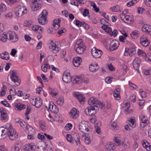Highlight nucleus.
I'll return each instance as SVG.
<instances>
[{
    "mask_svg": "<svg viewBox=\"0 0 151 151\" xmlns=\"http://www.w3.org/2000/svg\"><path fill=\"white\" fill-rule=\"evenodd\" d=\"M9 34V40L13 42H16L18 40V37L14 32H10Z\"/></svg>",
    "mask_w": 151,
    "mask_h": 151,
    "instance_id": "nucleus-19",
    "label": "nucleus"
},
{
    "mask_svg": "<svg viewBox=\"0 0 151 151\" xmlns=\"http://www.w3.org/2000/svg\"><path fill=\"white\" fill-rule=\"evenodd\" d=\"M60 19H58V20L55 19L54 20L53 25L54 27H57L58 28L60 27Z\"/></svg>",
    "mask_w": 151,
    "mask_h": 151,
    "instance_id": "nucleus-37",
    "label": "nucleus"
},
{
    "mask_svg": "<svg viewBox=\"0 0 151 151\" xmlns=\"http://www.w3.org/2000/svg\"><path fill=\"white\" fill-rule=\"evenodd\" d=\"M2 127L0 128V139H2L6 137L7 134L9 139L11 140L16 139L18 137V134L16 130L10 125L8 128H5L2 129Z\"/></svg>",
    "mask_w": 151,
    "mask_h": 151,
    "instance_id": "nucleus-1",
    "label": "nucleus"
},
{
    "mask_svg": "<svg viewBox=\"0 0 151 151\" xmlns=\"http://www.w3.org/2000/svg\"><path fill=\"white\" fill-rule=\"evenodd\" d=\"M83 22H80L78 20H76V24L78 27H81L82 25Z\"/></svg>",
    "mask_w": 151,
    "mask_h": 151,
    "instance_id": "nucleus-57",
    "label": "nucleus"
},
{
    "mask_svg": "<svg viewBox=\"0 0 151 151\" xmlns=\"http://www.w3.org/2000/svg\"><path fill=\"white\" fill-rule=\"evenodd\" d=\"M144 74L146 76L151 75V70H145L144 71Z\"/></svg>",
    "mask_w": 151,
    "mask_h": 151,
    "instance_id": "nucleus-64",
    "label": "nucleus"
},
{
    "mask_svg": "<svg viewBox=\"0 0 151 151\" xmlns=\"http://www.w3.org/2000/svg\"><path fill=\"white\" fill-rule=\"evenodd\" d=\"M19 75V73L17 70H14L11 71L8 76H17Z\"/></svg>",
    "mask_w": 151,
    "mask_h": 151,
    "instance_id": "nucleus-43",
    "label": "nucleus"
},
{
    "mask_svg": "<svg viewBox=\"0 0 151 151\" xmlns=\"http://www.w3.org/2000/svg\"><path fill=\"white\" fill-rule=\"evenodd\" d=\"M76 50L79 54H82L84 53L86 50V46L82 39L78 40L75 45Z\"/></svg>",
    "mask_w": 151,
    "mask_h": 151,
    "instance_id": "nucleus-3",
    "label": "nucleus"
},
{
    "mask_svg": "<svg viewBox=\"0 0 151 151\" xmlns=\"http://www.w3.org/2000/svg\"><path fill=\"white\" fill-rule=\"evenodd\" d=\"M99 68V67L98 66L97 63L94 65H91L90 66L89 68L90 70L92 72H94L97 70Z\"/></svg>",
    "mask_w": 151,
    "mask_h": 151,
    "instance_id": "nucleus-33",
    "label": "nucleus"
},
{
    "mask_svg": "<svg viewBox=\"0 0 151 151\" xmlns=\"http://www.w3.org/2000/svg\"><path fill=\"white\" fill-rule=\"evenodd\" d=\"M12 91L14 93H15V94H16L18 96H22V94L23 92H22L21 91H17V92H16L15 91V90H14V91L12 90L11 89H10V93H12Z\"/></svg>",
    "mask_w": 151,
    "mask_h": 151,
    "instance_id": "nucleus-39",
    "label": "nucleus"
},
{
    "mask_svg": "<svg viewBox=\"0 0 151 151\" xmlns=\"http://www.w3.org/2000/svg\"><path fill=\"white\" fill-rule=\"evenodd\" d=\"M41 68L43 72H46L47 71V69H49L50 67L48 63L44 62L42 65Z\"/></svg>",
    "mask_w": 151,
    "mask_h": 151,
    "instance_id": "nucleus-30",
    "label": "nucleus"
},
{
    "mask_svg": "<svg viewBox=\"0 0 151 151\" xmlns=\"http://www.w3.org/2000/svg\"><path fill=\"white\" fill-rule=\"evenodd\" d=\"M66 138L67 140L71 143H73V141L72 139V137L71 135L70 134H67L66 135Z\"/></svg>",
    "mask_w": 151,
    "mask_h": 151,
    "instance_id": "nucleus-44",
    "label": "nucleus"
},
{
    "mask_svg": "<svg viewBox=\"0 0 151 151\" xmlns=\"http://www.w3.org/2000/svg\"><path fill=\"white\" fill-rule=\"evenodd\" d=\"M134 120L133 119H130L129 120V125L132 127H134L135 126Z\"/></svg>",
    "mask_w": 151,
    "mask_h": 151,
    "instance_id": "nucleus-47",
    "label": "nucleus"
},
{
    "mask_svg": "<svg viewBox=\"0 0 151 151\" xmlns=\"http://www.w3.org/2000/svg\"><path fill=\"white\" fill-rule=\"evenodd\" d=\"M48 12L46 10H43L39 16L38 19L39 23L41 24H44L47 22V17Z\"/></svg>",
    "mask_w": 151,
    "mask_h": 151,
    "instance_id": "nucleus-6",
    "label": "nucleus"
},
{
    "mask_svg": "<svg viewBox=\"0 0 151 151\" xmlns=\"http://www.w3.org/2000/svg\"><path fill=\"white\" fill-rule=\"evenodd\" d=\"M105 81L106 83H110L111 82V78L110 77H108L105 79Z\"/></svg>",
    "mask_w": 151,
    "mask_h": 151,
    "instance_id": "nucleus-61",
    "label": "nucleus"
},
{
    "mask_svg": "<svg viewBox=\"0 0 151 151\" xmlns=\"http://www.w3.org/2000/svg\"><path fill=\"white\" fill-rule=\"evenodd\" d=\"M1 103L7 107H9V106H10V105L8 103V102L5 100L2 101L1 102Z\"/></svg>",
    "mask_w": 151,
    "mask_h": 151,
    "instance_id": "nucleus-53",
    "label": "nucleus"
},
{
    "mask_svg": "<svg viewBox=\"0 0 151 151\" xmlns=\"http://www.w3.org/2000/svg\"><path fill=\"white\" fill-rule=\"evenodd\" d=\"M82 26L86 29H88L89 28V25L87 23H85L84 22H83Z\"/></svg>",
    "mask_w": 151,
    "mask_h": 151,
    "instance_id": "nucleus-63",
    "label": "nucleus"
},
{
    "mask_svg": "<svg viewBox=\"0 0 151 151\" xmlns=\"http://www.w3.org/2000/svg\"><path fill=\"white\" fill-rule=\"evenodd\" d=\"M58 105L61 106L64 103V98L63 96H60L56 101Z\"/></svg>",
    "mask_w": 151,
    "mask_h": 151,
    "instance_id": "nucleus-32",
    "label": "nucleus"
},
{
    "mask_svg": "<svg viewBox=\"0 0 151 151\" xmlns=\"http://www.w3.org/2000/svg\"><path fill=\"white\" fill-rule=\"evenodd\" d=\"M145 3L147 6L151 7V0H145Z\"/></svg>",
    "mask_w": 151,
    "mask_h": 151,
    "instance_id": "nucleus-60",
    "label": "nucleus"
},
{
    "mask_svg": "<svg viewBox=\"0 0 151 151\" xmlns=\"http://www.w3.org/2000/svg\"><path fill=\"white\" fill-rule=\"evenodd\" d=\"M42 99L40 97H37L32 99L31 102L32 104L37 108H40L42 105Z\"/></svg>",
    "mask_w": 151,
    "mask_h": 151,
    "instance_id": "nucleus-8",
    "label": "nucleus"
},
{
    "mask_svg": "<svg viewBox=\"0 0 151 151\" xmlns=\"http://www.w3.org/2000/svg\"><path fill=\"white\" fill-rule=\"evenodd\" d=\"M98 109V106L94 105L86 108L85 109V112L87 115L92 116L96 114Z\"/></svg>",
    "mask_w": 151,
    "mask_h": 151,
    "instance_id": "nucleus-4",
    "label": "nucleus"
},
{
    "mask_svg": "<svg viewBox=\"0 0 151 151\" xmlns=\"http://www.w3.org/2000/svg\"><path fill=\"white\" fill-rule=\"evenodd\" d=\"M5 17L6 19H11L12 17V13L11 12H9L8 13L6 14Z\"/></svg>",
    "mask_w": 151,
    "mask_h": 151,
    "instance_id": "nucleus-59",
    "label": "nucleus"
},
{
    "mask_svg": "<svg viewBox=\"0 0 151 151\" xmlns=\"http://www.w3.org/2000/svg\"><path fill=\"white\" fill-rule=\"evenodd\" d=\"M139 92L140 94L142 97L145 98L146 96L147 93L145 91H143L142 89H140Z\"/></svg>",
    "mask_w": 151,
    "mask_h": 151,
    "instance_id": "nucleus-49",
    "label": "nucleus"
},
{
    "mask_svg": "<svg viewBox=\"0 0 151 151\" xmlns=\"http://www.w3.org/2000/svg\"><path fill=\"white\" fill-rule=\"evenodd\" d=\"M74 135V136L73 137V138H74L75 141L80 139V137L77 134H75Z\"/></svg>",
    "mask_w": 151,
    "mask_h": 151,
    "instance_id": "nucleus-62",
    "label": "nucleus"
},
{
    "mask_svg": "<svg viewBox=\"0 0 151 151\" xmlns=\"http://www.w3.org/2000/svg\"><path fill=\"white\" fill-rule=\"evenodd\" d=\"M134 19L129 15H126L124 22L129 24H131L133 22Z\"/></svg>",
    "mask_w": 151,
    "mask_h": 151,
    "instance_id": "nucleus-28",
    "label": "nucleus"
},
{
    "mask_svg": "<svg viewBox=\"0 0 151 151\" xmlns=\"http://www.w3.org/2000/svg\"><path fill=\"white\" fill-rule=\"evenodd\" d=\"M37 137L40 139L42 140H45V135L44 136L43 135L41 134L40 133L38 134Z\"/></svg>",
    "mask_w": 151,
    "mask_h": 151,
    "instance_id": "nucleus-56",
    "label": "nucleus"
},
{
    "mask_svg": "<svg viewBox=\"0 0 151 151\" xmlns=\"http://www.w3.org/2000/svg\"><path fill=\"white\" fill-rule=\"evenodd\" d=\"M39 125L40 127L42 129L44 130L45 129L46 124L43 121H40L39 122Z\"/></svg>",
    "mask_w": 151,
    "mask_h": 151,
    "instance_id": "nucleus-45",
    "label": "nucleus"
},
{
    "mask_svg": "<svg viewBox=\"0 0 151 151\" xmlns=\"http://www.w3.org/2000/svg\"><path fill=\"white\" fill-rule=\"evenodd\" d=\"M99 102V101L96 98L93 97L90 98L88 101V103L91 106L94 105H97Z\"/></svg>",
    "mask_w": 151,
    "mask_h": 151,
    "instance_id": "nucleus-24",
    "label": "nucleus"
},
{
    "mask_svg": "<svg viewBox=\"0 0 151 151\" xmlns=\"http://www.w3.org/2000/svg\"><path fill=\"white\" fill-rule=\"evenodd\" d=\"M82 61V59L80 57H75L74 58L73 63L75 67H78L80 65Z\"/></svg>",
    "mask_w": 151,
    "mask_h": 151,
    "instance_id": "nucleus-20",
    "label": "nucleus"
},
{
    "mask_svg": "<svg viewBox=\"0 0 151 151\" xmlns=\"http://www.w3.org/2000/svg\"><path fill=\"white\" fill-rule=\"evenodd\" d=\"M114 141L116 145L119 146L121 144V142L120 140L117 139L116 137L114 138Z\"/></svg>",
    "mask_w": 151,
    "mask_h": 151,
    "instance_id": "nucleus-51",
    "label": "nucleus"
},
{
    "mask_svg": "<svg viewBox=\"0 0 151 151\" xmlns=\"http://www.w3.org/2000/svg\"><path fill=\"white\" fill-rule=\"evenodd\" d=\"M110 9L113 12H117L119 11L120 8L119 5H117L110 7Z\"/></svg>",
    "mask_w": 151,
    "mask_h": 151,
    "instance_id": "nucleus-38",
    "label": "nucleus"
},
{
    "mask_svg": "<svg viewBox=\"0 0 151 151\" xmlns=\"http://www.w3.org/2000/svg\"><path fill=\"white\" fill-rule=\"evenodd\" d=\"M16 108H17V110H21L25 109L26 107V106L24 104H21L20 103H18L15 105Z\"/></svg>",
    "mask_w": 151,
    "mask_h": 151,
    "instance_id": "nucleus-34",
    "label": "nucleus"
},
{
    "mask_svg": "<svg viewBox=\"0 0 151 151\" xmlns=\"http://www.w3.org/2000/svg\"><path fill=\"white\" fill-rule=\"evenodd\" d=\"M15 14L18 17L22 16L27 12V10L24 6H18L15 9Z\"/></svg>",
    "mask_w": 151,
    "mask_h": 151,
    "instance_id": "nucleus-5",
    "label": "nucleus"
},
{
    "mask_svg": "<svg viewBox=\"0 0 151 151\" xmlns=\"http://www.w3.org/2000/svg\"><path fill=\"white\" fill-rule=\"evenodd\" d=\"M88 125L84 121L81 122L79 124V129L80 131L83 132L85 131L88 132L89 131Z\"/></svg>",
    "mask_w": 151,
    "mask_h": 151,
    "instance_id": "nucleus-10",
    "label": "nucleus"
},
{
    "mask_svg": "<svg viewBox=\"0 0 151 151\" xmlns=\"http://www.w3.org/2000/svg\"><path fill=\"white\" fill-rule=\"evenodd\" d=\"M10 78L17 86H19L20 85L21 81L18 76H10Z\"/></svg>",
    "mask_w": 151,
    "mask_h": 151,
    "instance_id": "nucleus-23",
    "label": "nucleus"
},
{
    "mask_svg": "<svg viewBox=\"0 0 151 151\" xmlns=\"http://www.w3.org/2000/svg\"><path fill=\"white\" fill-rule=\"evenodd\" d=\"M102 52L101 50L97 49L95 47L92 49L91 53L93 57L96 58L100 57L102 54Z\"/></svg>",
    "mask_w": 151,
    "mask_h": 151,
    "instance_id": "nucleus-11",
    "label": "nucleus"
},
{
    "mask_svg": "<svg viewBox=\"0 0 151 151\" xmlns=\"http://www.w3.org/2000/svg\"><path fill=\"white\" fill-rule=\"evenodd\" d=\"M107 67L108 69L111 71H114L115 70L114 68L111 64H108L107 65Z\"/></svg>",
    "mask_w": 151,
    "mask_h": 151,
    "instance_id": "nucleus-58",
    "label": "nucleus"
},
{
    "mask_svg": "<svg viewBox=\"0 0 151 151\" xmlns=\"http://www.w3.org/2000/svg\"><path fill=\"white\" fill-rule=\"evenodd\" d=\"M49 49L52 53L56 54L60 50V48L52 41L50 43Z\"/></svg>",
    "mask_w": 151,
    "mask_h": 151,
    "instance_id": "nucleus-9",
    "label": "nucleus"
},
{
    "mask_svg": "<svg viewBox=\"0 0 151 151\" xmlns=\"http://www.w3.org/2000/svg\"><path fill=\"white\" fill-rule=\"evenodd\" d=\"M143 146L148 151H151V145L146 140H144L142 141Z\"/></svg>",
    "mask_w": 151,
    "mask_h": 151,
    "instance_id": "nucleus-21",
    "label": "nucleus"
},
{
    "mask_svg": "<svg viewBox=\"0 0 151 151\" xmlns=\"http://www.w3.org/2000/svg\"><path fill=\"white\" fill-rule=\"evenodd\" d=\"M114 96L116 99L119 100L120 99L119 89L117 88L114 91Z\"/></svg>",
    "mask_w": 151,
    "mask_h": 151,
    "instance_id": "nucleus-26",
    "label": "nucleus"
},
{
    "mask_svg": "<svg viewBox=\"0 0 151 151\" xmlns=\"http://www.w3.org/2000/svg\"><path fill=\"white\" fill-rule=\"evenodd\" d=\"M129 85L131 87V89L134 90L135 89H136L137 88V86H136L135 84L132 83L130 81H129Z\"/></svg>",
    "mask_w": 151,
    "mask_h": 151,
    "instance_id": "nucleus-55",
    "label": "nucleus"
},
{
    "mask_svg": "<svg viewBox=\"0 0 151 151\" xmlns=\"http://www.w3.org/2000/svg\"><path fill=\"white\" fill-rule=\"evenodd\" d=\"M19 124L21 127H23L24 130L25 131H27V130H30L31 131L32 130H34L33 128L32 127L28 124H26L25 122L22 120L21 121Z\"/></svg>",
    "mask_w": 151,
    "mask_h": 151,
    "instance_id": "nucleus-14",
    "label": "nucleus"
},
{
    "mask_svg": "<svg viewBox=\"0 0 151 151\" xmlns=\"http://www.w3.org/2000/svg\"><path fill=\"white\" fill-rule=\"evenodd\" d=\"M0 113L1 114V115H7V112L6 110L2 107L0 108Z\"/></svg>",
    "mask_w": 151,
    "mask_h": 151,
    "instance_id": "nucleus-46",
    "label": "nucleus"
},
{
    "mask_svg": "<svg viewBox=\"0 0 151 151\" xmlns=\"http://www.w3.org/2000/svg\"><path fill=\"white\" fill-rule=\"evenodd\" d=\"M114 148V144L113 143H111L106 145V149L109 151H113Z\"/></svg>",
    "mask_w": 151,
    "mask_h": 151,
    "instance_id": "nucleus-36",
    "label": "nucleus"
},
{
    "mask_svg": "<svg viewBox=\"0 0 151 151\" xmlns=\"http://www.w3.org/2000/svg\"><path fill=\"white\" fill-rule=\"evenodd\" d=\"M124 113L127 114L130 113V111H129V109L130 107V104L128 102L125 103V105Z\"/></svg>",
    "mask_w": 151,
    "mask_h": 151,
    "instance_id": "nucleus-35",
    "label": "nucleus"
},
{
    "mask_svg": "<svg viewBox=\"0 0 151 151\" xmlns=\"http://www.w3.org/2000/svg\"><path fill=\"white\" fill-rule=\"evenodd\" d=\"M119 45V41L115 40H113L111 42L109 46L111 51L114 50L117 48Z\"/></svg>",
    "mask_w": 151,
    "mask_h": 151,
    "instance_id": "nucleus-13",
    "label": "nucleus"
},
{
    "mask_svg": "<svg viewBox=\"0 0 151 151\" xmlns=\"http://www.w3.org/2000/svg\"><path fill=\"white\" fill-rule=\"evenodd\" d=\"M141 63V60L139 58H136L134 59L133 61V65L136 70H138Z\"/></svg>",
    "mask_w": 151,
    "mask_h": 151,
    "instance_id": "nucleus-17",
    "label": "nucleus"
},
{
    "mask_svg": "<svg viewBox=\"0 0 151 151\" xmlns=\"http://www.w3.org/2000/svg\"><path fill=\"white\" fill-rule=\"evenodd\" d=\"M129 99L133 102H135L136 101V96L134 95H132L129 97Z\"/></svg>",
    "mask_w": 151,
    "mask_h": 151,
    "instance_id": "nucleus-54",
    "label": "nucleus"
},
{
    "mask_svg": "<svg viewBox=\"0 0 151 151\" xmlns=\"http://www.w3.org/2000/svg\"><path fill=\"white\" fill-rule=\"evenodd\" d=\"M73 96L78 100L80 103L81 104H83L84 103L85 97L81 94H80L79 93L76 92L73 93Z\"/></svg>",
    "mask_w": 151,
    "mask_h": 151,
    "instance_id": "nucleus-15",
    "label": "nucleus"
},
{
    "mask_svg": "<svg viewBox=\"0 0 151 151\" xmlns=\"http://www.w3.org/2000/svg\"><path fill=\"white\" fill-rule=\"evenodd\" d=\"M129 55L130 56H132L135 53V49L134 48H132L130 49H129Z\"/></svg>",
    "mask_w": 151,
    "mask_h": 151,
    "instance_id": "nucleus-50",
    "label": "nucleus"
},
{
    "mask_svg": "<svg viewBox=\"0 0 151 151\" xmlns=\"http://www.w3.org/2000/svg\"><path fill=\"white\" fill-rule=\"evenodd\" d=\"M42 1L40 0H32L31 4V7L33 11H37L42 6Z\"/></svg>",
    "mask_w": 151,
    "mask_h": 151,
    "instance_id": "nucleus-7",
    "label": "nucleus"
},
{
    "mask_svg": "<svg viewBox=\"0 0 151 151\" xmlns=\"http://www.w3.org/2000/svg\"><path fill=\"white\" fill-rule=\"evenodd\" d=\"M130 35L132 38L136 39L138 37V32L137 31H134L131 33Z\"/></svg>",
    "mask_w": 151,
    "mask_h": 151,
    "instance_id": "nucleus-42",
    "label": "nucleus"
},
{
    "mask_svg": "<svg viewBox=\"0 0 151 151\" xmlns=\"http://www.w3.org/2000/svg\"><path fill=\"white\" fill-rule=\"evenodd\" d=\"M139 0H132L127 3V6L128 7L131 6L136 3Z\"/></svg>",
    "mask_w": 151,
    "mask_h": 151,
    "instance_id": "nucleus-41",
    "label": "nucleus"
},
{
    "mask_svg": "<svg viewBox=\"0 0 151 151\" xmlns=\"http://www.w3.org/2000/svg\"><path fill=\"white\" fill-rule=\"evenodd\" d=\"M62 79L63 81L66 83H69L72 81L74 84H79L84 82L85 83H88V80L81 77V76H63Z\"/></svg>",
    "mask_w": 151,
    "mask_h": 151,
    "instance_id": "nucleus-2",
    "label": "nucleus"
},
{
    "mask_svg": "<svg viewBox=\"0 0 151 151\" xmlns=\"http://www.w3.org/2000/svg\"><path fill=\"white\" fill-rule=\"evenodd\" d=\"M52 102H50L49 104V109L53 113H57L58 111V108L57 106L53 104Z\"/></svg>",
    "mask_w": 151,
    "mask_h": 151,
    "instance_id": "nucleus-18",
    "label": "nucleus"
},
{
    "mask_svg": "<svg viewBox=\"0 0 151 151\" xmlns=\"http://www.w3.org/2000/svg\"><path fill=\"white\" fill-rule=\"evenodd\" d=\"M142 123L146 124H148L149 122V120L147 119L146 116H143L142 117L141 119Z\"/></svg>",
    "mask_w": 151,
    "mask_h": 151,
    "instance_id": "nucleus-40",
    "label": "nucleus"
},
{
    "mask_svg": "<svg viewBox=\"0 0 151 151\" xmlns=\"http://www.w3.org/2000/svg\"><path fill=\"white\" fill-rule=\"evenodd\" d=\"M151 28V26L147 24H145L142 27V30L143 32L148 33Z\"/></svg>",
    "mask_w": 151,
    "mask_h": 151,
    "instance_id": "nucleus-31",
    "label": "nucleus"
},
{
    "mask_svg": "<svg viewBox=\"0 0 151 151\" xmlns=\"http://www.w3.org/2000/svg\"><path fill=\"white\" fill-rule=\"evenodd\" d=\"M35 146L33 144H28L22 148V151H35Z\"/></svg>",
    "mask_w": 151,
    "mask_h": 151,
    "instance_id": "nucleus-12",
    "label": "nucleus"
},
{
    "mask_svg": "<svg viewBox=\"0 0 151 151\" xmlns=\"http://www.w3.org/2000/svg\"><path fill=\"white\" fill-rule=\"evenodd\" d=\"M140 42L144 47L147 46L150 44L147 37L145 35H143L140 37Z\"/></svg>",
    "mask_w": 151,
    "mask_h": 151,
    "instance_id": "nucleus-16",
    "label": "nucleus"
},
{
    "mask_svg": "<svg viewBox=\"0 0 151 151\" xmlns=\"http://www.w3.org/2000/svg\"><path fill=\"white\" fill-rule=\"evenodd\" d=\"M21 145L20 143L17 142L11 148V151H19L21 148Z\"/></svg>",
    "mask_w": 151,
    "mask_h": 151,
    "instance_id": "nucleus-25",
    "label": "nucleus"
},
{
    "mask_svg": "<svg viewBox=\"0 0 151 151\" xmlns=\"http://www.w3.org/2000/svg\"><path fill=\"white\" fill-rule=\"evenodd\" d=\"M70 117L72 119H75L78 116L77 109L76 108H73L69 113Z\"/></svg>",
    "mask_w": 151,
    "mask_h": 151,
    "instance_id": "nucleus-22",
    "label": "nucleus"
},
{
    "mask_svg": "<svg viewBox=\"0 0 151 151\" xmlns=\"http://www.w3.org/2000/svg\"><path fill=\"white\" fill-rule=\"evenodd\" d=\"M7 35L4 32L0 34V40L3 42H5L7 39Z\"/></svg>",
    "mask_w": 151,
    "mask_h": 151,
    "instance_id": "nucleus-29",
    "label": "nucleus"
},
{
    "mask_svg": "<svg viewBox=\"0 0 151 151\" xmlns=\"http://www.w3.org/2000/svg\"><path fill=\"white\" fill-rule=\"evenodd\" d=\"M110 127L112 130L116 129L117 128L116 121L114 119L112 120L110 123Z\"/></svg>",
    "mask_w": 151,
    "mask_h": 151,
    "instance_id": "nucleus-27",
    "label": "nucleus"
},
{
    "mask_svg": "<svg viewBox=\"0 0 151 151\" xmlns=\"http://www.w3.org/2000/svg\"><path fill=\"white\" fill-rule=\"evenodd\" d=\"M6 7L4 4H2L0 5V11L1 12H4L6 10Z\"/></svg>",
    "mask_w": 151,
    "mask_h": 151,
    "instance_id": "nucleus-52",
    "label": "nucleus"
},
{
    "mask_svg": "<svg viewBox=\"0 0 151 151\" xmlns=\"http://www.w3.org/2000/svg\"><path fill=\"white\" fill-rule=\"evenodd\" d=\"M137 53L139 56H145L147 55L142 50L140 49H138L137 51Z\"/></svg>",
    "mask_w": 151,
    "mask_h": 151,
    "instance_id": "nucleus-48",
    "label": "nucleus"
}]
</instances>
